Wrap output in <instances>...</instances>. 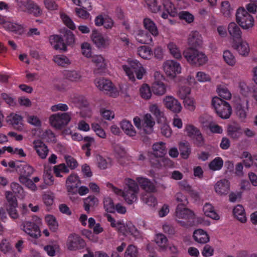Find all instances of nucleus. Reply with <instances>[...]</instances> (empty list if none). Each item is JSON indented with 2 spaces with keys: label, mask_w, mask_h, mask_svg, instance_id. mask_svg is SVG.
<instances>
[{
  "label": "nucleus",
  "mask_w": 257,
  "mask_h": 257,
  "mask_svg": "<svg viewBox=\"0 0 257 257\" xmlns=\"http://www.w3.org/2000/svg\"><path fill=\"white\" fill-rule=\"evenodd\" d=\"M18 7L24 12L39 17L42 14V11L39 6L31 0H16Z\"/></svg>",
  "instance_id": "0eeeda50"
},
{
  "label": "nucleus",
  "mask_w": 257,
  "mask_h": 257,
  "mask_svg": "<svg viewBox=\"0 0 257 257\" xmlns=\"http://www.w3.org/2000/svg\"><path fill=\"white\" fill-rule=\"evenodd\" d=\"M66 245L69 250H76L83 248L86 243L79 235L71 234L68 237Z\"/></svg>",
  "instance_id": "9b49d317"
},
{
  "label": "nucleus",
  "mask_w": 257,
  "mask_h": 257,
  "mask_svg": "<svg viewBox=\"0 0 257 257\" xmlns=\"http://www.w3.org/2000/svg\"><path fill=\"white\" fill-rule=\"evenodd\" d=\"M203 211L206 216L215 220L219 219V215L216 213L211 204L206 203L203 207Z\"/></svg>",
  "instance_id": "4c0bfd02"
},
{
  "label": "nucleus",
  "mask_w": 257,
  "mask_h": 257,
  "mask_svg": "<svg viewBox=\"0 0 257 257\" xmlns=\"http://www.w3.org/2000/svg\"><path fill=\"white\" fill-rule=\"evenodd\" d=\"M84 207L85 211L87 213H89L91 208H93L94 206L98 204V199L94 196H89L84 199Z\"/></svg>",
  "instance_id": "f704fd0d"
},
{
  "label": "nucleus",
  "mask_w": 257,
  "mask_h": 257,
  "mask_svg": "<svg viewBox=\"0 0 257 257\" xmlns=\"http://www.w3.org/2000/svg\"><path fill=\"white\" fill-rule=\"evenodd\" d=\"M164 7L165 11L171 17H175L177 16V9L175 8L172 2L168 1H166L164 3Z\"/></svg>",
  "instance_id": "09e8293b"
},
{
  "label": "nucleus",
  "mask_w": 257,
  "mask_h": 257,
  "mask_svg": "<svg viewBox=\"0 0 257 257\" xmlns=\"http://www.w3.org/2000/svg\"><path fill=\"white\" fill-rule=\"evenodd\" d=\"M183 100L185 108L191 111H193L195 109V102L193 98L188 97Z\"/></svg>",
  "instance_id": "6e6d98bb"
},
{
  "label": "nucleus",
  "mask_w": 257,
  "mask_h": 257,
  "mask_svg": "<svg viewBox=\"0 0 257 257\" xmlns=\"http://www.w3.org/2000/svg\"><path fill=\"white\" fill-rule=\"evenodd\" d=\"M50 42L55 50L66 51V45L63 38L58 35H52L50 37Z\"/></svg>",
  "instance_id": "5701e85b"
},
{
  "label": "nucleus",
  "mask_w": 257,
  "mask_h": 257,
  "mask_svg": "<svg viewBox=\"0 0 257 257\" xmlns=\"http://www.w3.org/2000/svg\"><path fill=\"white\" fill-rule=\"evenodd\" d=\"M152 91L157 95H163L167 91V86L162 82L156 81L152 85Z\"/></svg>",
  "instance_id": "2f4dec72"
},
{
  "label": "nucleus",
  "mask_w": 257,
  "mask_h": 257,
  "mask_svg": "<svg viewBox=\"0 0 257 257\" xmlns=\"http://www.w3.org/2000/svg\"><path fill=\"white\" fill-rule=\"evenodd\" d=\"M215 192L220 196L226 195L230 190V183L225 179L218 181L214 185Z\"/></svg>",
  "instance_id": "f3484780"
},
{
  "label": "nucleus",
  "mask_w": 257,
  "mask_h": 257,
  "mask_svg": "<svg viewBox=\"0 0 257 257\" xmlns=\"http://www.w3.org/2000/svg\"><path fill=\"white\" fill-rule=\"evenodd\" d=\"M167 48L170 53L173 57L177 59H180L182 58V55L178 47L173 42H170Z\"/></svg>",
  "instance_id": "a19ab883"
},
{
  "label": "nucleus",
  "mask_w": 257,
  "mask_h": 257,
  "mask_svg": "<svg viewBox=\"0 0 257 257\" xmlns=\"http://www.w3.org/2000/svg\"><path fill=\"white\" fill-rule=\"evenodd\" d=\"M124 257H138V250L136 246L129 245L124 253Z\"/></svg>",
  "instance_id": "13d9d810"
},
{
  "label": "nucleus",
  "mask_w": 257,
  "mask_h": 257,
  "mask_svg": "<svg viewBox=\"0 0 257 257\" xmlns=\"http://www.w3.org/2000/svg\"><path fill=\"white\" fill-rule=\"evenodd\" d=\"M176 215L178 218L185 219V220L178 221V223L181 226L188 227L195 225V214L191 210L181 205H177Z\"/></svg>",
  "instance_id": "f03ea898"
},
{
  "label": "nucleus",
  "mask_w": 257,
  "mask_h": 257,
  "mask_svg": "<svg viewBox=\"0 0 257 257\" xmlns=\"http://www.w3.org/2000/svg\"><path fill=\"white\" fill-rule=\"evenodd\" d=\"M240 125L234 122L228 125L227 134L233 140H237L242 135Z\"/></svg>",
  "instance_id": "6ab92c4d"
},
{
  "label": "nucleus",
  "mask_w": 257,
  "mask_h": 257,
  "mask_svg": "<svg viewBox=\"0 0 257 257\" xmlns=\"http://www.w3.org/2000/svg\"><path fill=\"white\" fill-rule=\"evenodd\" d=\"M72 101L73 103L76 104V105L82 108L83 107H86L88 105V102L84 99V98L80 96H74L72 97Z\"/></svg>",
  "instance_id": "052dcab7"
},
{
  "label": "nucleus",
  "mask_w": 257,
  "mask_h": 257,
  "mask_svg": "<svg viewBox=\"0 0 257 257\" xmlns=\"http://www.w3.org/2000/svg\"><path fill=\"white\" fill-rule=\"evenodd\" d=\"M33 144L34 148L39 157L42 159H46L49 152L47 146L41 140L34 141Z\"/></svg>",
  "instance_id": "412c9836"
},
{
  "label": "nucleus",
  "mask_w": 257,
  "mask_h": 257,
  "mask_svg": "<svg viewBox=\"0 0 257 257\" xmlns=\"http://www.w3.org/2000/svg\"><path fill=\"white\" fill-rule=\"evenodd\" d=\"M163 103L165 107L175 113H179L182 106L178 100L172 96H167L163 98Z\"/></svg>",
  "instance_id": "2eb2a0df"
},
{
  "label": "nucleus",
  "mask_w": 257,
  "mask_h": 257,
  "mask_svg": "<svg viewBox=\"0 0 257 257\" xmlns=\"http://www.w3.org/2000/svg\"><path fill=\"white\" fill-rule=\"evenodd\" d=\"M155 122L150 114H146L142 120V131L146 134H150L153 132V127Z\"/></svg>",
  "instance_id": "aec40b11"
},
{
  "label": "nucleus",
  "mask_w": 257,
  "mask_h": 257,
  "mask_svg": "<svg viewBox=\"0 0 257 257\" xmlns=\"http://www.w3.org/2000/svg\"><path fill=\"white\" fill-rule=\"evenodd\" d=\"M149 160L151 166L157 168H160L163 166L169 165L171 162L168 158L151 154L149 155Z\"/></svg>",
  "instance_id": "a211bd4d"
},
{
  "label": "nucleus",
  "mask_w": 257,
  "mask_h": 257,
  "mask_svg": "<svg viewBox=\"0 0 257 257\" xmlns=\"http://www.w3.org/2000/svg\"><path fill=\"white\" fill-rule=\"evenodd\" d=\"M138 55L145 59H150L153 56L151 48L147 46H142L138 48Z\"/></svg>",
  "instance_id": "c9c22d12"
},
{
  "label": "nucleus",
  "mask_w": 257,
  "mask_h": 257,
  "mask_svg": "<svg viewBox=\"0 0 257 257\" xmlns=\"http://www.w3.org/2000/svg\"><path fill=\"white\" fill-rule=\"evenodd\" d=\"M137 180L141 187L148 192H155L156 191L154 184L145 178H138Z\"/></svg>",
  "instance_id": "393cba45"
},
{
  "label": "nucleus",
  "mask_w": 257,
  "mask_h": 257,
  "mask_svg": "<svg viewBox=\"0 0 257 257\" xmlns=\"http://www.w3.org/2000/svg\"><path fill=\"white\" fill-rule=\"evenodd\" d=\"M104 207L108 212L113 213L115 211V206L112 199L109 197H105L103 200Z\"/></svg>",
  "instance_id": "8fccbe9b"
},
{
  "label": "nucleus",
  "mask_w": 257,
  "mask_h": 257,
  "mask_svg": "<svg viewBox=\"0 0 257 257\" xmlns=\"http://www.w3.org/2000/svg\"><path fill=\"white\" fill-rule=\"evenodd\" d=\"M236 113L238 117L241 120H244L246 117V110H248V101L243 97H237L236 100Z\"/></svg>",
  "instance_id": "ddd939ff"
},
{
  "label": "nucleus",
  "mask_w": 257,
  "mask_h": 257,
  "mask_svg": "<svg viewBox=\"0 0 257 257\" xmlns=\"http://www.w3.org/2000/svg\"><path fill=\"white\" fill-rule=\"evenodd\" d=\"M6 197L8 202L6 205V210L9 215L13 219L18 218L19 215L17 210L18 202L16 198L10 191L6 192Z\"/></svg>",
  "instance_id": "9d476101"
},
{
  "label": "nucleus",
  "mask_w": 257,
  "mask_h": 257,
  "mask_svg": "<svg viewBox=\"0 0 257 257\" xmlns=\"http://www.w3.org/2000/svg\"><path fill=\"white\" fill-rule=\"evenodd\" d=\"M223 57L224 60L228 65L233 66L235 64V58L229 51L226 50L224 51Z\"/></svg>",
  "instance_id": "de8ad7c7"
},
{
  "label": "nucleus",
  "mask_w": 257,
  "mask_h": 257,
  "mask_svg": "<svg viewBox=\"0 0 257 257\" xmlns=\"http://www.w3.org/2000/svg\"><path fill=\"white\" fill-rule=\"evenodd\" d=\"M153 152L150 153L159 157H164L166 154L165 144L162 142L156 143L152 146Z\"/></svg>",
  "instance_id": "c756f323"
},
{
  "label": "nucleus",
  "mask_w": 257,
  "mask_h": 257,
  "mask_svg": "<svg viewBox=\"0 0 257 257\" xmlns=\"http://www.w3.org/2000/svg\"><path fill=\"white\" fill-rule=\"evenodd\" d=\"M223 166V160L219 157H217L209 164V168L213 171L220 170Z\"/></svg>",
  "instance_id": "603ef678"
},
{
  "label": "nucleus",
  "mask_w": 257,
  "mask_h": 257,
  "mask_svg": "<svg viewBox=\"0 0 257 257\" xmlns=\"http://www.w3.org/2000/svg\"><path fill=\"white\" fill-rule=\"evenodd\" d=\"M183 55L190 64L195 66H202L207 61V57L204 53L191 47L186 49Z\"/></svg>",
  "instance_id": "f257e3e1"
},
{
  "label": "nucleus",
  "mask_w": 257,
  "mask_h": 257,
  "mask_svg": "<svg viewBox=\"0 0 257 257\" xmlns=\"http://www.w3.org/2000/svg\"><path fill=\"white\" fill-rule=\"evenodd\" d=\"M17 167L19 168L18 172L20 173V175L30 176L33 173V168L25 163H21L20 164V165Z\"/></svg>",
  "instance_id": "ea45409f"
},
{
  "label": "nucleus",
  "mask_w": 257,
  "mask_h": 257,
  "mask_svg": "<svg viewBox=\"0 0 257 257\" xmlns=\"http://www.w3.org/2000/svg\"><path fill=\"white\" fill-rule=\"evenodd\" d=\"M188 43L190 47L195 48L200 47L202 44L201 35L197 31L192 32L189 35Z\"/></svg>",
  "instance_id": "4be33fe9"
},
{
  "label": "nucleus",
  "mask_w": 257,
  "mask_h": 257,
  "mask_svg": "<svg viewBox=\"0 0 257 257\" xmlns=\"http://www.w3.org/2000/svg\"><path fill=\"white\" fill-rule=\"evenodd\" d=\"M232 47L242 56L247 55L249 52L248 45L246 42L241 41L238 43L233 42Z\"/></svg>",
  "instance_id": "cd10ccee"
},
{
  "label": "nucleus",
  "mask_w": 257,
  "mask_h": 257,
  "mask_svg": "<svg viewBox=\"0 0 257 257\" xmlns=\"http://www.w3.org/2000/svg\"><path fill=\"white\" fill-rule=\"evenodd\" d=\"M211 104L217 115L221 118L227 119L230 117L232 109L228 102L218 97H214Z\"/></svg>",
  "instance_id": "7ed1b4c3"
},
{
  "label": "nucleus",
  "mask_w": 257,
  "mask_h": 257,
  "mask_svg": "<svg viewBox=\"0 0 257 257\" xmlns=\"http://www.w3.org/2000/svg\"><path fill=\"white\" fill-rule=\"evenodd\" d=\"M228 31L231 37L235 42L236 40L241 38V31L239 27L235 23H230L228 27Z\"/></svg>",
  "instance_id": "b1692460"
},
{
  "label": "nucleus",
  "mask_w": 257,
  "mask_h": 257,
  "mask_svg": "<svg viewBox=\"0 0 257 257\" xmlns=\"http://www.w3.org/2000/svg\"><path fill=\"white\" fill-rule=\"evenodd\" d=\"M4 27L6 29L19 34H21L23 32V27L21 25L10 22H6Z\"/></svg>",
  "instance_id": "79ce46f5"
},
{
  "label": "nucleus",
  "mask_w": 257,
  "mask_h": 257,
  "mask_svg": "<svg viewBox=\"0 0 257 257\" xmlns=\"http://www.w3.org/2000/svg\"><path fill=\"white\" fill-rule=\"evenodd\" d=\"M128 64L129 66H122V68L129 79L132 81H134L135 77L134 73H135L137 78L138 79H141L145 73V70L142 64L136 60H129Z\"/></svg>",
  "instance_id": "20e7f679"
},
{
  "label": "nucleus",
  "mask_w": 257,
  "mask_h": 257,
  "mask_svg": "<svg viewBox=\"0 0 257 257\" xmlns=\"http://www.w3.org/2000/svg\"><path fill=\"white\" fill-rule=\"evenodd\" d=\"M46 221L50 229L53 232H56L58 228V224L56 218L53 215H48L45 217Z\"/></svg>",
  "instance_id": "a18cd8bd"
},
{
  "label": "nucleus",
  "mask_w": 257,
  "mask_h": 257,
  "mask_svg": "<svg viewBox=\"0 0 257 257\" xmlns=\"http://www.w3.org/2000/svg\"><path fill=\"white\" fill-rule=\"evenodd\" d=\"M22 229L30 236L38 238L41 236V231L38 226L34 222L25 221L22 224Z\"/></svg>",
  "instance_id": "4468645a"
},
{
  "label": "nucleus",
  "mask_w": 257,
  "mask_h": 257,
  "mask_svg": "<svg viewBox=\"0 0 257 257\" xmlns=\"http://www.w3.org/2000/svg\"><path fill=\"white\" fill-rule=\"evenodd\" d=\"M142 199L145 203L150 206L154 207L157 204L156 198L151 195H144Z\"/></svg>",
  "instance_id": "4d7b16f0"
},
{
  "label": "nucleus",
  "mask_w": 257,
  "mask_h": 257,
  "mask_svg": "<svg viewBox=\"0 0 257 257\" xmlns=\"http://www.w3.org/2000/svg\"><path fill=\"white\" fill-rule=\"evenodd\" d=\"M155 241L161 250H164L166 249L168 239L165 235L162 233L157 234Z\"/></svg>",
  "instance_id": "c03bdc74"
},
{
  "label": "nucleus",
  "mask_w": 257,
  "mask_h": 257,
  "mask_svg": "<svg viewBox=\"0 0 257 257\" xmlns=\"http://www.w3.org/2000/svg\"><path fill=\"white\" fill-rule=\"evenodd\" d=\"M22 117L18 114H11L8 116L7 121L12 124L14 128L18 130L23 129Z\"/></svg>",
  "instance_id": "7c9ffc66"
},
{
  "label": "nucleus",
  "mask_w": 257,
  "mask_h": 257,
  "mask_svg": "<svg viewBox=\"0 0 257 257\" xmlns=\"http://www.w3.org/2000/svg\"><path fill=\"white\" fill-rule=\"evenodd\" d=\"M69 169L65 164H61L54 167V172L57 177H61V173H68Z\"/></svg>",
  "instance_id": "5fc2aeb1"
},
{
  "label": "nucleus",
  "mask_w": 257,
  "mask_h": 257,
  "mask_svg": "<svg viewBox=\"0 0 257 257\" xmlns=\"http://www.w3.org/2000/svg\"><path fill=\"white\" fill-rule=\"evenodd\" d=\"M120 125L121 128L126 135L131 137L136 135V132L129 121L123 120L121 122Z\"/></svg>",
  "instance_id": "e433bc0d"
},
{
  "label": "nucleus",
  "mask_w": 257,
  "mask_h": 257,
  "mask_svg": "<svg viewBox=\"0 0 257 257\" xmlns=\"http://www.w3.org/2000/svg\"><path fill=\"white\" fill-rule=\"evenodd\" d=\"M233 213L234 217L242 223L246 221L245 213L243 206L241 205H237L233 210Z\"/></svg>",
  "instance_id": "72a5a7b5"
},
{
  "label": "nucleus",
  "mask_w": 257,
  "mask_h": 257,
  "mask_svg": "<svg viewBox=\"0 0 257 257\" xmlns=\"http://www.w3.org/2000/svg\"><path fill=\"white\" fill-rule=\"evenodd\" d=\"M28 177L29 176L20 175L19 177L20 182L31 190H36L37 189L36 185L34 183L32 180L28 178Z\"/></svg>",
  "instance_id": "49530a36"
},
{
  "label": "nucleus",
  "mask_w": 257,
  "mask_h": 257,
  "mask_svg": "<svg viewBox=\"0 0 257 257\" xmlns=\"http://www.w3.org/2000/svg\"><path fill=\"white\" fill-rule=\"evenodd\" d=\"M144 26L145 28L153 36H157L159 34L158 30L155 23L149 18H145L144 20Z\"/></svg>",
  "instance_id": "473e14b6"
},
{
  "label": "nucleus",
  "mask_w": 257,
  "mask_h": 257,
  "mask_svg": "<svg viewBox=\"0 0 257 257\" xmlns=\"http://www.w3.org/2000/svg\"><path fill=\"white\" fill-rule=\"evenodd\" d=\"M91 39L93 43L98 48L104 49L108 47L110 40L105 38L96 30H93L91 35Z\"/></svg>",
  "instance_id": "dca6fc26"
},
{
  "label": "nucleus",
  "mask_w": 257,
  "mask_h": 257,
  "mask_svg": "<svg viewBox=\"0 0 257 257\" xmlns=\"http://www.w3.org/2000/svg\"><path fill=\"white\" fill-rule=\"evenodd\" d=\"M193 238L196 242L200 243H206L209 241V237L208 234L201 229L194 231Z\"/></svg>",
  "instance_id": "a878e982"
},
{
  "label": "nucleus",
  "mask_w": 257,
  "mask_h": 257,
  "mask_svg": "<svg viewBox=\"0 0 257 257\" xmlns=\"http://www.w3.org/2000/svg\"><path fill=\"white\" fill-rule=\"evenodd\" d=\"M71 118L69 113H57L50 116L49 121L54 127L61 129L68 124Z\"/></svg>",
  "instance_id": "6e6552de"
},
{
  "label": "nucleus",
  "mask_w": 257,
  "mask_h": 257,
  "mask_svg": "<svg viewBox=\"0 0 257 257\" xmlns=\"http://www.w3.org/2000/svg\"><path fill=\"white\" fill-rule=\"evenodd\" d=\"M175 198L177 202L179 203L178 205H181L182 207H184L188 203L187 197L181 192L177 193L175 195Z\"/></svg>",
  "instance_id": "0e129e2a"
},
{
  "label": "nucleus",
  "mask_w": 257,
  "mask_h": 257,
  "mask_svg": "<svg viewBox=\"0 0 257 257\" xmlns=\"http://www.w3.org/2000/svg\"><path fill=\"white\" fill-rule=\"evenodd\" d=\"M150 110L156 116L158 120L161 119L162 118H164L163 112L160 110L159 107L156 104H153L150 106ZM159 121V120H158V121Z\"/></svg>",
  "instance_id": "338daca9"
},
{
  "label": "nucleus",
  "mask_w": 257,
  "mask_h": 257,
  "mask_svg": "<svg viewBox=\"0 0 257 257\" xmlns=\"http://www.w3.org/2000/svg\"><path fill=\"white\" fill-rule=\"evenodd\" d=\"M163 68L166 75L172 78L181 73V71L180 64L174 60L166 61L164 63Z\"/></svg>",
  "instance_id": "f8f14e48"
},
{
  "label": "nucleus",
  "mask_w": 257,
  "mask_h": 257,
  "mask_svg": "<svg viewBox=\"0 0 257 257\" xmlns=\"http://www.w3.org/2000/svg\"><path fill=\"white\" fill-rule=\"evenodd\" d=\"M126 186L124 189L122 197L128 204H132L137 200L139 188L137 183L131 179H127Z\"/></svg>",
  "instance_id": "39448f33"
},
{
  "label": "nucleus",
  "mask_w": 257,
  "mask_h": 257,
  "mask_svg": "<svg viewBox=\"0 0 257 257\" xmlns=\"http://www.w3.org/2000/svg\"><path fill=\"white\" fill-rule=\"evenodd\" d=\"M96 86L101 91L108 93L110 96L115 97L118 92L112 82L104 78H96L95 81Z\"/></svg>",
  "instance_id": "1a4fd4ad"
},
{
  "label": "nucleus",
  "mask_w": 257,
  "mask_h": 257,
  "mask_svg": "<svg viewBox=\"0 0 257 257\" xmlns=\"http://www.w3.org/2000/svg\"><path fill=\"white\" fill-rule=\"evenodd\" d=\"M64 75L66 79L72 82H79L82 78L81 73L75 70L66 71Z\"/></svg>",
  "instance_id": "58836bf2"
},
{
  "label": "nucleus",
  "mask_w": 257,
  "mask_h": 257,
  "mask_svg": "<svg viewBox=\"0 0 257 257\" xmlns=\"http://www.w3.org/2000/svg\"><path fill=\"white\" fill-rule=\"evenodd\" d=\"M185 131L187 135L192 139L200 132L199 129L191 124L187 125L185 127Z\"/></svg>",
  "instance_id": "e2e57ef3"
},
{
  "label": "nucleus",
  "mask_w": 257,
  "mask_h": 257,
  "mask_svg": "<svg viewBox=\"0 0 257 257\" xmlns=\"http://www.w3.org/2000/svg\"><path fill=\"white\" fill-rule=\"evenodd\" d=\"M141 96L146 99L151 98L152 93L149 86L147 84H143L140 89Z\"/></svg>",
  "instance_id": "680f3d73"
},
{
  "label": "nucleus",
  "mask_w": 257,
  "mask_h": 257,
  "mask_svg": "<svg viewBox=\"0 0 257 257\" xmlns=\"http://www.w3.org/2000/svg\"><path fill=\"white\" fill-rule=\"evenodd\" d=\"M233 9L231 8L228 1H225L221 3V12L224 17H229Z\"/></svg>",
  "instance_id": "3c124183"
},
{
  "label": "nucleus",
  "mask_w": 257,
  "mask_h": 257,
  "mask_svg": "<svg viewBox=\"0 0 257 257\" xmlns=\"http://www.w3.org/2000/svg\"><path fill=\"white\" fill-rule=\"evenodd\" d=\"M53 60L58 65L62 67H65L71 64L69 58L64 55L55 56Z\"/></svg>",
  "instance_id": "37998d69"
},
{
  "label": "nucleus",
  "mask_w": 257,
  "mask_h": 257,
  "mask_svg": "<svg viewBox=\"0 0 257 257\" xmlns=\"http://www.w3.org/2000/svg\"><path fill=\"white\" fill-rule=\"evenodd\" d=\"M237 23L243 29L252 28L254 25V19L243 8H239L236 14Z\"/></svg>",
  "instance_id": "423d86ee"
},
{
  "label": "nucleus",
  "mask_w": 257,
  "mask_h": 257,
  "mask_svg": "<svg viewBox=\"0 0 257 257\" xmlns=\"http://www.w3.org/2000/svg\"><path fill=\"white\" fill-rule=\"evenodd\" d=\"M51 169H48L44 171V180L45 183L48 185H51L53 184L54 180H53V177L51 173Z\"/></svg>",
  "instance_id": "774afa93"
},
{
  "label": "nucleus",
  "mask_w": 257,
  "mask_h": 257,
  "mask_svg": "<svg viewBox=\"0 0 257 257\" xmlns=\"http://www.w3.org/2000/svg\"><path fill=\"white\" fill-rule=\"evenodd\" d=\"M179 150L181 157L184 159L188 158L191 152V148L189 143L187 141L181 142L179 143Z\"/></svg>",
  "instance_id": "c85d7f7f"
},
{
  "label": "nucleus",
  "mask_w": 257,
  "mask_h": 257,
  "mask_svg": "<svg viewBox=\"0 0 257 257\" xmlns=\"http://www.w3.org/2000/svg\"><path fill=\"white\" fill-rule=\"evenodd\" d=\"M96 68L94 69L93 72L95 74L101 75L104 73L106 68V64L105 62L104 59L102 60L101 62L95 65Z\"/></svg>",
  "instance_id": "69168bd1"
},
{
  "label": "nucleus",
  "mask_w": 257,
  "mask_h": 257,
  "mask_svg": "<svg viewBox=\"0 0 257 257\" xmlns=\"http://www.w3.org/2000/svg\"><path fill=\"white\" fill-rule=\"evenodd\" d=\"M203 124V127L209 128L210 131L213 133L222 134L223 130L222 127L218 124H211L210 123L201 121Z\"/></svg>",
  "instance_id": "864d4df0"
},
{
  "label": "nucleus",
  "mask_w": 257,
  "mask_h": 257,
  "mask_svg": "<svg viewBox=\"0 0 257 257\" xmlns=\"http://www.w3.org/2000/svg\"><path fill=\"white\" fill-rule=\"evenodd\" d=\"M136 40L142 44H149L152 42V38L151 35L143 30H138L136 36Z\"/></svg>",
  "instance_id": "bb28decb"
},
{
  "label": "nucleus",
  "mask_w": 257,
  "mask_h": 257,
  "mask_svg": "<svg viewBox=\"0 0 257 257\" xmlns=\"http://www.w3.org/2000/svg\"><path fill=\"white\" fill-rule=\"evenodd\" d=\"M74 4L80 6L81 8L90 11L92 9L90 0H72Z\"/></svg>",
  "instance_id": "bf43d9fd"
}]
</instances>
